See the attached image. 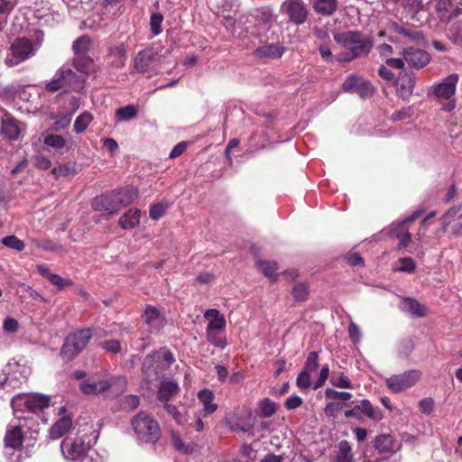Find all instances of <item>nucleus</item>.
Returning a JSON list of instances; mask_svg holds the SVG:
<instances>
[{"instance_id":"obj_37","label":"nucleus","mask_w":462,"mask_h":462,"mask_svg":"<svg viewBox=\"0 0 462 462\" xmlns=\"http://www.w3.org/2000/svg\"><path fill=\"white\" fill-rule=\"evenodd\" d=\"M446 35L453 43L462 45V20L452 23L446 29Z\"/></svg>"},{"instance_id":"obj_20","label":"nucleus","mask_w":462,"mask_h":462,"mask_svg":"<svg viewBox=\"0 0 462 462\" xmlns=\"http://www.w3.org/2000/svg\"><path fill=\"white\" fill-rule=\"evenodd\" d=\"M60 69L62 76H64L63 81L66 88L78 92L84 88L87 79L85 75L78 71L75 72L68 67H61Z\"/></svg>"},{"instance_id":"obj_12","label":"nucleus","mask_w":462,"mask_h":462,"mask_svg":"<svg viewBox=\"0 0 462 462\" xmlns=\"http://www.w3.org/2000/svg\"><path fill=\"white\" fill-rule=\"evenodd\" d=\"M281 11L289 20L297 25L305 23L308 17V9L302 0H286L281 5Z\"/></svg>"},{"instance_id":"obj_32","label":"nucleus","mask_w":462,"mask_h":462,"mask_svg":"<svg viewBox=\"0 0 462 462\" xmlns=\"http://www.w3.org/2000/svg\"><path fill=\"white\" fill-rule=\"evenodd\" d=\"M43 143L47 146L55 149L60 154L65 153L70 149V146L69 145L66 139L60 134H47L44 137Z\"/></svg>"},{"instance_id":"obj_28","label":"nucleus","mask_w":462,"mask_h":462,"mask_svg":"<svg viewBox=\"0 0 462 462\" xmlns=\"http://www.w3.org/2000/svg\"><path fill=\"white\" fill-rule=\"evenodd\" d=\"M431 0H406L405 7L413 20L427 18L426 6Z\"/></svg>"},{"instance_id":"obj_59","label":"nucleus","mask_w":462,"mask_h":462,"mask_svg":"<svg viewBox=\"0 0 462 462\" xmlns=\"http://www.w3.org/2000/svg\"><path fill=\"white\" fill-rule=\"evenodd\" d=\"M343 409V403L337 402H330L325 407V414L328 417L336 418Z\"/></svg>"},{"instance_id":"obj_53","label":"nucleus","mask_w":462,"mask_h":462,"mask_svg":"<svg viewBox=\"0 0 462 462\" xmlns=\"http://www.w3.org/2000/svg\"><path fill=\"white\" fill-rule=\"evenodd\" d=\"M400 265L398 267L393 268L395 272H402V273H412L416 268V263L411 257H403L399 259Z\"/></svg>"},{"instance_id":"obj_56","label":"nucleus","mask_w":462,"mask_h":462,"mask_svg":"<svg viewBox=\"0 0 462 462\" xmlns=\"http://www.w3.org/2000/svg\"><path fill=\"white\" fill-rule=\"evenodd\" d=\"M319 365L318 353L316 351H311L306 358L303 370L311 373L319 367Z\"/></svg>"},{"instance_id":"obj_31","label":"nucleus","mask_w":462,"mask_h":462,"mask_svg":"<svg viewBox=\"0 0 462 462\" xmlns=\"http://www.w3.org/2000/svg\"><path fill=\"white\" fill-rule=\"evenodd\" d=\"M403 312L414 315L416 317H424L427 314V309L419 301L411 298H405L400 305Z\"/></svg>"},{"instance_id":"obj_49","label":"nucleus","mask_w":462,"mask_h":462,"mask_svg":"<svg viewBox=\"0 0 462 462\" xmlns=\"http://www.w3.org/2000/svg\"><path fill=\"white\" fill-rule=\"evenodd\" d=\"M63 79L64 76H62L60 69H59L56 72L54 78L49 83L46 84V90L49 92H54L61 88H66Z\"/></svg>"},{"instance_id":"obj_21","label":"nucleus","mask_w":462,"mask_h":462,"mask_svg":"<svg viewBox=\"0 0 462 462\" xmlns=\"http://www.w3.org/2000/svg\"><path fill=\"white\" fill-rule=\"evenodd\" d=\"M24 132L23 125L10 116H5L2 119L1 134L9 140L19 139Z\"/></svg>"},{"instance_id":"obj_46","label":"nucleus","mask_w":462,"mask_h":462,"mask_svg":"<svg viewBox=\"0 0 462 462\" xmlns=\"http://www.w3.org/2000/svg\"><path fill=\"white\" fill-rule=\"evenodd\" d=\"M92 119L93 116L88 112H84L80 114L75 120L74 131L77 134L84 132L88 128V125L91 123Z\"/></svg>"},{"instance_id":"obj_40","label":"nucleus","mask_w":462,"mask_h":462,"mask_svg":"<svg viewBox=\"0 0 462 462\" xmlns=\"http://www.w3.org/2000/svg\"><path fill=\"white\" fill-rule=\"evenodd\" d=\"M257 266L260 271L271 281L275 282L277 279V263L271 261H259Z\"/></svg>"},{"instance_id":"obj_8","label":"nucleus","mask_w":462,"mask_h":462,"mask_svg":"<svg viewBox=\"0 0 462 462\" xmlns=\"http://www.w3.org/2000/svg\"><path fill=\"white\" fill-rule=\"evenodd\" d=\"M91 337L90 329H80L69 334L61 347V357L65 361L72 360L86 347Z\"/></svg>"},{"instance_id":"obj_11","label":"nucleus","mask_w":462,"mask_h":462,"mask_svg":"<svg viewBox=\"0 0 462 462\" xmlns=\"http://www.w3.org/2000/svg\"><path fill=\"white\" fill-rule=\"evenodd\" d=\"M141 318L143 323L148 326L151 332L159 331L166 323L164 308L156 307L151 304L144 307Z\"/></svg>"},{"instance_id":"obj_54","label":"nucleus","mask_w":462,"mask_h":462,"mask_svg":"<svg viewBox=\"0 0 462 462\" xmlns=\"http://www.w3.org/2000/svg\"><path fill=\"white\" fill-rule=\"evenodd\" d=\"M325 396L332 400H339L343 402L349 401L352 398V394L347 392H338L331 388L325 390Z\"/></svg>"},{"instance_id":"obj_62","label":"nucleus","mask_w":462,"mask_h":462,"mask_svg":"<svg viewBox=\"0 0 462 462\" xmlns=\"http://www.w3.org/2000/svg\"><path fill=\"white\" fill-rule=\"evenodd\" d=\"M172 444L174 448L181 452L184 453H190L192 450V448H190L189 445H185V443L182 441L180 437L177 434H172L171 437Z\"/></svg>"},{"instance_id":"obj_7","label":"nucleus","mask_w":462,"mask_h":462,"mask_svg":"<svg viewBox=\"0 0 462 462\" xmlns=\"http://www.w3.org/2000/svg\"><path fill=\"white\" fill-rule=\"evenodd\" d=\"M458 75L456 73L446 77L441 82L434 85L433 93L438 102L441 104L445 111H452L456 107V88L458 82Z\"/></svg>"},{"instance_id":"obj_18","label":"nucleus","mask_w":462,"mask_h":462,"mask_svg":"<svg viewBox=\"0 0 462 462\" xmlns=\"http://www.w3.org/2000/svg\"><path fill=\"white\" fill-rule=\"evenodd\" d=\"M374 446L377 452L385 458L398 452L402 444L390 434H381L374 439Z\"/></svg>"},{"instance_id":"obj_27","label":"nucleus","mask_w":462,"mask_h":462,"mask_svg":"<svg viewBox=\"0 0 462 462\" xmlns=\"http://www.w3.org/2000/svg\"><path fill=\"white\" fill-rule=\"evenodd\" d=\"M72 427V419L69 415H63L58 419L49 430L51 439H58L64 436Z\"/></svg>"},{"instance_id":"obj_52","label":"nucleus","mask_w":462,"mask_h":462,"mask_svg":"<svg viewBox=\"0 0 462 462\" xmlns=\"http://www.w3.org/2000/svg\"><path fill=\"white\" fill-rule=\"evenodd\" d=\"M163 22V16L159 13H154L150 18L151 31L153 36L159 35L162 32V24Z\"/></svg>"},{"instance_id":"obj_15","label":"nucleus","mask_w":462,"mask_h":462,"mask_svg":"<svg viewBox=\"0 0 462 462\" xmlns=\"http://www.w3.org/2000/svg\"><path fill=\"white\" fill-rule=\"evenodd\" d=\"M435 12L442 23H448L462 13V2L457 4L453 0H436Z\"/></svg>"},{"instance_id":"obj_14","label":"nucleus","mask_w":462,"mask_h":462,"mask_svg":"<svg viewBox=\"0 0 462 462\" xmlns=\"http://www.w3.org/2000/svg\"><path fill=\"white\" fill-rule=\"evenodd\" d=\"M30 374L29 367L18 362L8 363L5 369V383L11 387H17L27 379Z\"/></svg>"},{"instance_id":"obj_35","label":"nucleus","mask_w":462,"mask_h":462,"mask_svg":"<svg viewBox=\"0 0 462 462\" xmlns=\"http://www.w3.org/2000/svg\"><path fill=\"white\" fill-rule=\"evenodd\" d=\"M254 20L262 25H270L275 21L272 10L269 7L257 8L253 13Z\"/></svg>"},{"instance_id":"obj_26","label":"nucleus","mask_w":462,"mask_h":462,"mask_svg":"<svg viewBox=\"0 0 462 462\" xmlns=\"http://www.w3.org/2000/svg\"><path fill=\"white\" fill-rule=\"evenodd\" d=\"M204 318L208 321L206 330H225L226 327V318L216 309H208L204 312Z\"/></svg>"},{"instance_id":"obj_24","label":"nucleus","mask_w":462,"mask_h":462,"mask_svg":"<svg viewBox=\"0 0 462 462\" xmlns=\"http://www.w3.org/2000/svg\"><path fill=\"white\" fill-rule=\"evenodd\" d=\"M198 399L203 406L202 410L199 411L203 417H207L217 411V404L214 402L215 394L211 390L208 388L200 390L198 393Z\"/></svg>"},{"instance_id":"obj_41","label":"nucleus","mask_w":462,"mask_h":462,"mask_svg":"<svg viewBox=\"0 0 462 462\" xmlns=\"http://www.w3.org/2000/svg\"><path fill=\"white\" fill-rule=\"evenodd\" d=\"M314 9L317 13L323 15H330L337 9L336 0H317L314 3Z\"/></svg>"},{"instance_id":"obj_17","label":"nucleus","mask_w":462,"mask_h":462,"mask_svg":"<svg viewBox=\"0 0 462 462\" xmlns=\"http://www.w3.org/2000/svg\"><path fill=\"white\" fill-rule=\"evenodd\" d=\"M402 56L406 63L416 69L424 68L431 60V56L426 51L413 47L405 48Z\"/></svg>"},{"instance_id":"obj_25","label":"nucleus","mask_w":462,"mask_h":462,"mask_svg":"<svg viewBox=\"0 0 462 462\" xmlns=\"http://www.w3.org/2000/svg\"><path fill=\"white\" fill-rule=\"evenodd\" d=\"M179 384L175 380L163 379L161 380L158 392L157 399L162 402H168L174 395L179 392Z\"/></svg>"},{"instance_id":"obj_19","label":"nucleus","mask_w":462,"mask_h":462,"mask_svg":"<svg viewBox=\"0 0 462 462\" xmlns=\"http://www.w3.org/2000/svg\"><path fill=\"white\" fill-rule=\"evenodd\" d=\"M116 377L99 381L87 380L79 384V389L86 395H98L109 390L116 383Z\"/></svg>"},{"instance_id":"obj_1","label":"nucleus","mask_w":462,"mask_h":462,"mask_svg":"<svg viewBox=\"0 0 462 462\" xmlns=\"http://www.w3.org/2000/svg\"><path fill=\"white\" fill-rule=\"evenodd\" d=\"M339 52L337 60L339 62H349L369 55L374 47L372 36L358 30H349L334 34Z\"/></svg>"},{"instance_id":"obj_34","label":"nucleus","mask_w":462,"mask_h":462,"mask_svg":"<svg viewBox=\"0 0 462 462\" xmlns=\"http://www.w3.org/2000/svg\"><path fill=\"white\" fill-rule=\"evenodd\" d=\"M357 408L360 409L361 413L371 420L379 421L383 418V411L379 408L373 406L368 400H362L361 402L357 404Z\"/></svg>"},{"instance_id":"obj_50","label":"nucleus","mask_w":462,"mask_h":462,"mask_svg":"<svg viewBox=\"0 0 462 462\" xmlns=\"http://www.w3.org/2000/svg\"><path fill=\"white\" fill-rule=\"evenodd\" d=\"M140 401L137 395H126L121 399L120 407L124 411H133L139 406Z\"/></svg>"},{"instance_id":"obj_43","label":"nucleus","mask_w":462,"mask_h":462,"mask_svg":"<svg viewBox=\"0 0 462 462\" xmlns=\"http://www.w3.org/2000/svg\"><path fill=\"white\" fill-rule=\"evenodd\" d=\"M137 116V109L133 105L122 106L116 111V117L118 121H129Z\"/></svg>"},{"instance_id":"obj_47","label":"nucleus","mask_w":462,"mask_h":462,"mask_svg":"<svg viewBox=\"0 0 462 462\" xmlns=\"http://www.w3.org/2000/svg\"><path fill=\"white\" fill-rule=\"evenodd\" d=\"M92 60L89 57L79 56L73 60V66L76 70L87 77Z\"/></svg>"},{"instance_id":"obj_16","label":"nucleus","mask_w":462,"mask_h":462,"mask_svg":"<svg viewBox=\"0 0 462 462\" xmlns=\"http://www.w3.org/2000/svg\"><path fill=\"white\" fill-rule=\"evenodd\" d=\"M158 54L153 48L140 51L134 59V68L139 73H150L153 70Z\"/></svg>"},{"instance_id":"obj_57","label":"nucleus","mask_w":462,"mask_h":462,"mask_svg":"<svg viewBox=\"0 0 462 462\" xmlns=\"http://www.w3.org/2000/svg\"><path fill=\"white\" fill-rule=\"evenodd\" d=\"M53 286L57 287L59 290H62L66 287H70L73 285V282L69 279H65L59 274H52L50 277L49 281Z\"/></svg>"},{"instance_id":"obj_4","label":"nucleus","mask_w":462,"mask_h":462,"mask_svg":"<svg viewBox=\"0 0 462 462\" xmlns=\"http://www.w3.org/2000/svg\"><path fill=\"white\" fill-rule=\"evenodd\" d=\"M131 426L139 443L154 444L161 438L159 422L145 411H139L133 417Z\"/></svg>"},{"instance_id":"obj_55","label":"nucleus","mask_w":462,"mask_h":462,"mask_svg":"<svg viewBox=\"0 0 462 462\" xmlns=\"http://www.w3.org/2000/svg\"><path fill=\"white\" fill-rule=\"evenodd\" d=\"M168 207H169L168 203L160 202L157 204H153L150 208V211H149L150 217L153 220H158L160 217H162L165 214Z\"/></svg>"},{"instance_id":"obj_51","label":"nucleus","mask_w":462,"mask_h":462,"mask_svg":"<svg viewBox=\"0 0 462 462\" xmlns=\"http://www.w3.org/2000/svg\"><path fill=\"white\" fill-rule=\"evenodd\" d=\"M75 173V166L71 164H60L52 169V174L55 176V178L67 177L74 175Z\"/></svg>"},{"instance_id":"obj_48","label":"nucleus","mask_w":462,"mask_h":462,"mask_svg":"<svg viewBox=\"0 0 462 462\" xmlns=\"http://www.w3.org/2000/svg\"><path fill=\"white\" fill-rule=\"evenodd\" d=\"M1 242L5 246L14 249L18 252H21L25 248L23 241L13 235L5 236Z\"/></svg>"},{"instance_id":"obj_30","label":"nucleus","mask_w":462,"mask_h":462,"mask_svg":"<svg viewBox=\"0 0 462 462\" xmlns=\"http://www.w3.org/2000/svg\"><path fill=\"white\" fill-rule=\"evenodd\" d=\"M141 211L133 208L127 210L118 220L119 226L123 229H133L139 226Z\"/></svg>"},{"instance_id":"obj_10","label":"nucleus","mask_w":462,"mask_h":462,"mask_svg":"<svg viewBox=\"0 0 462 462\" xmlns=\"http://www.w3.org/2000/svg\"><path fill=\"white\" fill-rule=\"evenodd\" d=\"M420 378L421 372L412 369L387 378L386 385L393 393H398L415 385Z\"/></svg>"},{"instance_id":"obj_22","label":"nucleus","mask_w":462,"mask_h":462,"mask_svg":"<svg viewBox=\"0 0 462 462\" xmlns=\"http://www.w3.org/2000/svg\"><path fill=\"white\" fill-rule=\"evenodd\" d=\"M415 83L416 78L413 73H400L396 80V90L398 95L403 99L409 98L412 95Z\"/></svg>"},{"instance_id":"obj_29","label":"nucleus","mask_w":462,"mask_h":462,"mask_svg":"<svg viewBox=\"0 0 462 462\" xmlns=\"http://www.w3.org/2000/svg\"><path fill=\"white\" fill-rule=\"evenodd\" d=\"M24 424H21L7 430L5 437L6 447L17 449L22 446L23 440V433L22 431V428Z\"/></svg>"},{"instance_id":"obj_5","label":"nucleus","mask_w":462,"mask_h":462,"mask_svg":"<svg viewBox=\"0 0 462 462\" xmlns=\"http://www.w3.org/2000/svg\"><path fill=\"white\" fill-rule=\"evenodd\" d=\"M136 197L137 190L134 189L113 191L96 197L92 202V208L97 211H106L113 215L122 207L132 203Z\"/></svg>"},{"instance_id":"obj_23","label":"nucleus","mask_w":462,"mask_h":462,"mask_svg":"<svg viewBox=\"0 0 462 462\" xmlns=\"http://www.w3.org/2000/svg\"><path fill=\"white\" fill-rule=\"evenodd\" d=\"M418 217V213L412 214L411 217H407L404 221L399 224H393L391 232L396 236L399 239V247L405 248L411 240V235L408 230V224L414 221V219Z\"/></svg>"},{"instance_id":"obj_9","label":"nucleus","mask_w":462,"mask_h":462,"mask_svg":"<svg viewBox=\"0 0 462 462\" xmlns=\"http://www.w3.org/2000/svg\"><path fill=\"white\" fill-rule=\"evenodd\" d=\"M36 49L30 40L24 38L16 39L10 46L5 60L8 67L16 66L35 54Z\"/></svg>"},{"instance_id":"obj_33","label":"nucleus","mask_w":462,"mask_h":462,"mask_svg":"<svg viewBox=\"0 0 462 462\" xmlns=\"http://www.w3.org/2000/svg\"><path fill=\"white\" fill-rule=\"evenodd\" d=\"M332 462H355L352 447L347 440H341L337 444V450Z\"/></svg>"},{"instance_id":"obj_6","label":"nucleus","mask_w":462,"mask_h":462,"mask_svg":"<svg viewBox=\"0 0 462 462\" xmlns=\"http://www.w3.org/2000/svg\"><path fill=\"white\" fill-rule=\"evenodd\" d=\"M97 434L92 430L90 434H84L75 439H66L61 442L60 449L65 459L70 461L82 460L88 451L96 444Z\"/></svg>"},{"instance_id":"obj_64","label":"nucleus","mask_w":462,"mask_h":462,"mask_svg":"<svg viewBox=\"0 0 462 462\" xmlns=\"http://www.w3.org/2000/svg\"><path fill=\"white\" fill-rule=\"evenodd\" d=\"M18 0H0V14H8L17 5Z\"/></svg>"},{"instance_id":"obj_13","label":"nucleus","mask_w":462,"mask_h":462,"mask_svg":"<svg viewBox=\"0 0 462 462\" xmlns=\"http://www.w3.org/2000/svg\"><path fill=\"white\" fill-rule=\"evenodd\" d=\"M342 88L346 92L356 93L363 98L369 97L374 93V87L370 81L356 74L349 75Z\"/></svg>"},{"instance_id":"obj_2","label":"nucleus","mask_w":462,"mask_h":462,"mask_svg":"<svg viewBox=\"0 0 462 462\" xmlns=\"http://www.w3.org/2000/svg\"><path fill=\"white\" fill-rule=\"evenodd\" d=\"M174 362L175 357L170 350L166 348L154 350L143 359L142 368L143 379L148 383L163 379Z\"/></svg>"},{"instance_id":"obj_61","label":"nucleus","mask_w":462,"mask_h":462,"mask_svg":"<svg viewBox=\"0 0 462 462\" xmlns=\"http://www.w3.org/2000/svg\"><path fill=\"white\" fill-rule=\"evenodd\" d=\"M101 346L103 349L113 354H117L121 350V344L117 339L106 340L101 343Z\"/></svg>"},{"instance_id":"obj_39","label":"nucleus","mask_w":462,"mask_h":462,"mask_svg":"<svg viewBox=\"0 0 462 462\" xmlns=\"http://www.w3.org/2000/svg\"><path fill=\"white\" fill-rule=\"evenodd\" d=\"M224 332L225 330H206V337L216 347L224 349L227 345Z\"/></svg>"},{"instance_id":"obj_44","label":"nucleus","mask_w":462,"mask_h":462,"mask_svg":"<svg viewBox=\"0 0 462 462\" xmlns=\"http://www.w3.org/2000/svg\"><path fill=\"white\" fill-rule=\"evenodd\" d=\"M392 29L393 32L414 41L420 40L421 38L420 33L417 30L401 25L396 23L392 24Z\"/></svg>"},{"instance_id":"obj_42","label":"nucleus","mask_w":462,"mask_h":462,"mask_svg":"<svg viewBox=\"0 0 462 462\" xmlns=\"http://www.w3.org/2000/svg\"><path fill=\"white\" fill-rule=\"evenodd\" d=\"M91 48V40L88 36L83 35L78 38L72 46L74 53L78 56H85Z\"/></svg>"},{"instance_id":"obj_63","label":"nucleus","mask_w":462,"mask_h":462,"mask_svg":"<svg viewBox=\"0 0 462 462\" xmlns=\"http://www.w3.org/2000/svg\"><path fill=\"white\" fill-rule=\"evenodd\" d=\"M308 293V289L304 284L300 283L293 287L292 294L297 300H305Z\"/></svg>"},{"instance_id":"obj_38","label":"nucleus","mask_w":462,"mask_h":462,"mask_svg":"<svg viewBox=\"0 0 462 462\" xmlns=\"http://www.w3.org/2000/svg\"><path fill=\"white\" fill-rule=\"evenodd\" d=\"M278 409V405L269 398H264L258 402L257 414L263 418L273 416Z\"/></svg>"},{"instance_id":"obj_45","label":"nucleus","mask_w":462,"mask_h":462,"mask_svg":"<svg viewBox=\"0 0 462 462\" xmlns=\"http://www.w3.org/2000/svg\"><path fill=\"white\" fill-rule=\"evenodd\" d=\"M330 383L337 388L353 389V383L344 373H333Z\"/></svg>"},{"instance_id":"obj_58","label":"nucleus","mask_w":462,"mask_h":462,"mask_svg":"<svg viewBox=\"0 0 462 462\" xmlns=\"http://www.w3.org/2000/svg\"><path fill=\"white\" fill-rule=\"evenodd\" d=\"M296 384L301 390L309 389L311 386L310 373L302 370L297 377Z\"/></svg>"},{"instance_id":"obj_3","label":"nucleus","mask_w":462,"mask_h":462,"mask_svg":"<svg viewBox=\"0 0 462 462\" xmlns=\"http://www.w3.org/2000/svg\"><path fill=\"white\" fill-rule=\"evenodd\" d=\"M11 405L17 419H23L25 422L31 419V414L49 407L50 398L39 393L18 394L12 400Z\"/></svg>"},{"instance_id":"obj_60","label":"nucleus","mask_w":462,"mask_h":462,"mask_svg":"<svg viewBox=\"0 0 462 462\" xmlns=\"http://www.w3.org/2000/svg\"><path fill=\"white\" fill-rule=\"evenodd\" d=\"M328 375H329V366H328V365H324L319 371L318 380L313 384V389L317 390V389L320 388L321 386H323L324 383H326V381L328 380Z\"/></svg>"},{"instance_id":"obj_36","label":"nucleus","mask_w":462,"mask_h":462,"mask_svg":"<svg viewBox=\"0 0 462 462\" xmlns=\"http://www.w3.org/2000/svg\"><path fill=\"white\" fill-rule=\"evenodd\" d=\"M256 51L261 57L281 58L284 52V48L272 43L258 47Z\"/></svg>"}]
</instances>
